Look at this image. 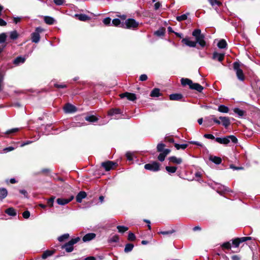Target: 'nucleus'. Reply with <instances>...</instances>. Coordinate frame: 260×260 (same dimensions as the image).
Segmentation results:
<instances>
[{
    "instance_id": "obj_1",
    "label": "nucleus",
    "mask_w": 260,
    "mask_h": 260,
    "mask_svg": "<svg viewBox=\"0 0 260 260\" xmlns=\"http://www.w3.org/2000/svg\"><path fill=\"white\" fill-rule=\"evenodd\" d=\"M181 83L183 86L188 85L191 89H193L201 92L203 90V87L199 83H193L192 80L188 78H182Z\"/></svg>"
},
{
    "instance_id": "obj_2",
    "label": "nucleus",
    "mask_w": 260,
    "mask_h": 260,
    "mask_svg": "<svg viewBox=\"0 0 260 260\" xmlns=\"http://www.w3.org/2000/svg\"><path fill=\"white\" fill-rule=\"evenodd\" d=\"M192 36L195 37L197 43L202 47H204L206 45V42L204 40V35L201 34V30L200 29H194L192 34Z\"/></svg>"
},
{
    "instance_id": "obj_3",
    "label": "nucleus",
    "mask_w": 260,
    "mask_h": 260,
    "mask_svg": "<svg viewBox=\"0 0 260 260\" xmlns=\"http://www.w3.org/2000/svg\"><path fill=\"white\" fill-rule=\"evenodd\" d=\"M139 22L136 21L134 19L129 18L124 22H122L121 27L126 29H135L138 27Z\"/></svg>"
},
{
    "instance_id": "obj_4",
    "label": "nucleus",
    "mask_w": 260,
    "mask_h": 260,
    "mask_svg": "<svg viewBox=\"0 0 260 260\" xmlns=\"http://www.w3.org/2000/svg\"><path fill=\"white\" fill-rule=\"evenodd\" d=\"M215 141L217 142L222 144H228L230 142V141H232L234 144H236L238 142V139L233 135L228 136L222 138L217 137L216 138Z\"/></svg>"
},
{
    "instance_id": "obj_5",
    "label": "nucleus",
    "mask_w": 260,
    "mask_h": 260,
    "mask_svg": "<svg viewBox=\"0 0 260 260\" xmlns=\"http://www.w3.org/2000/svg\"><path fill=\"white\" fill-rule=\"evenodd\" d=\"M80 240V238L79 237L72 239L68 242L62 245L61 248L65 249L67 252H71L74 249L73 245L78 243Z\"/></svg>"
},
{
    "instance_id": "obj_6",
    "label": "nucleus",
    "mask_w": 260,
    "mask_h": 260,
    "mask_svg": "<svg viewBox=\"0 0 260 260\" xmlns=\"http://www.w3.org/2000/svg\"><path fill=\"white\" fill-rule=\"evenodd\" d=\"M44 29L39 26L36 28L34 32L31 34V40L32 42L38 43L40 40V34L44 31Z\"/></svg>"
},
{
    "instance_id": "obj_7",
    "label": "nucleus",
    "mask_w": 260,
    "mask_h": 260,
    "mask_svg": "<svg viewBox=\"0 0 260 260\" xmlns=\"http://www.w3.org/2000/svg\"><path fill=\"white\" fill-rule=\"evenodd\" d=\"M233 68L236 73V76L238 79L241 81L245 80V76L243 74V71L240 68V64L237 62H235L233 64Z\"/></svg>"
},
{
    "instance_id": "obj_8",
    "label": "nucleus",
    "mask_w": 260,
    "mask_h": 260,
    "mask_svg": "<svg viewBox=\"0 0 260 260\" xmlns=\"http://www.w3.org/2000/svg\"><path fill=\"white\" fill-rule=\"evenodd\" d=\"M144 168L146 170L152 171H157L159 170V164L157 162H153L152 164H147L145 165Z\"/></svg>"
},
{
    "instance_id": "obj_9",
    "label": "nucleus",
    "mask_w": 260,
    "mask_h": 260,
    "mask_svg": "<svg viewBox=\"0 0 260 260\" xmlns=\"http://www.w3.org/2000/svg\"><path fill=\"white\" fill-rule=\"evenodd\" d=\"M63 110L66 113H72L77 111V108L75 106L68 103L64 105Z\"/></svg>"
},
{
    "instance_id": "obj_10",
    "label": "nucleus",
    "mask_w": 260,
    "mask_h": 260,
    "mask_svg": "<svg viewBox=\"0 0 260 260\" xmlns=\"http://www.w3.org/2000/svg\"><path fill=\"white\" fill-rule=\"evenodd\" d=\"M120 96L121 99L126 98L127 99L131 101H134L136 99V95L135 93L127 92L120 94Z\"/></svg>"
},
{
    "instance_id": "obj_11",
    "label": "nucleus",
    "mask_w": 260,
    "mask_h": 260,
    "mask_svg": "<svg viewBox=\"0 0 260 260\" xmlns=\"http://www.w3.org/2000/svg\"><path fill=\"white\" fill-rule=\"evenodd\" d=\"M74 199V196H72L69 199H63V198H58L56 200V202L58 205H65L68 204L69 202L72 201Z\"/></svg>"
},
{
    "instance_id": "obj_12",
    "label": "nucleus",
    "mask_w": 260,
    "mask_h": 260,
    "mask_svg": "<svg viewBox=\"0 0 260 260\" xmlns=\"http://www.w3.org/2000/svg\"><path fill=\"white\" fill-rule=\"evenodd\" d=\"M116 163L111 161H107L102 163V166L104 168L106 171H110L113 168V166L116 165Z\"/></svg>"
},
{
    "instance_id": "obj_13",
    "label": "nucleus",
    "mask_w": 260,
    "mask_h": 260,
    "mask_svg": "<svg viewBox=\"0 0 260 260\" xmlns=\"http://www.w3.org/2000/svg\"><path fill=\"white\" fill-rule=\"evenodd\" d=\"M182 43L190 47H195L197 45V42L189 40L188 38H183Z\"/></svg>"
},
{
    "instance_id": "obj_14",
    "label": "nucleus",
    "mask_w": 260,
    "mask_h": 260,
    "mask_svg": "<svg viewBox=\"0 0 260 260\" xmlns=\"http://www.w3.org/2000/svg\"><path fill=\"white\" fill-rule=\"evenodd\" d=\"M96 235L94 233H88L83 236L82 240L83 242H88L95 238Z\"/></svg>"
},
{
    "instance_id": "obj_15",
    "label": "nucleus",
    "mask_w": 260,
    "mask_h": 260,
    "mask_svg": "<svg viewBox=\"0 0 260 260\" xmlns=\"http://www.w3.org/2000/svg\"><path fill=\"white\" fill-rule=\"evenodd\" d=\"M183 98V95L181 93H173L169 96V99L171 101H181Z\"/></svg>"
},
{
    "instance_id": "obj_16",
    "label": "nucleus",
    "mask_w": 260,
    "mask_h": 260,
    "mask_svg": "<svg viewBox=\"0 0 260 260\" xmlns=\"http://www.w3.org/2000/svg\"><path fill=\"white\" fill-rule=\"evenodd\" d=\"M219 119L221 120L222 124L225 127H228L231 124L230 119L228 117L220 116Z\"/></svg>"
},
{
    "instance_id": "obj_17",
    "label": "nucleus",
    "mask_w": 260,
    "mask_h": 260,
    "mask_svg": "<svg viewBox=\"0 0 260 260\" xmlns=\"http://www.w3.org/2000/svg\"><path fill=\"white\" fill-rule=\"evenodd\" d=\"M87 196L85 191H82L79 192L76 196V199L78 203H81L83 199L85 198Z\"/></svg>"
},
{
    "instance_id": "obj_18",
    "label": "nucleus",
    "mask_w": 260,
    "mask_h": 260,
    "mask_svg": "<svg viewBox=\"0 0 260 260\" xmlns=\"http://www.w3.org/2000/svg\"><path fill=\"white\" fill-rule=\"evenodd\" d=\"M224 54L218 53L217 52H214L213 54L212 58L215 60H217L219 61H222L224 58Z\"/></svg>"
},
{
    "instance_id": "obj_19",
    "label": "nucleus",
    "mask_w": 260,
    "mask_h": 260,
    "mask_svg": "<svg viewBox=\"0 0 260 260\" xmlns=\"http://www.w3.org/2000/svg\"><path fill=\"white\" fill-rule=\"evenodd\" d=\"M209 160L216 165H219L221 162V158L219 157L210 155L209 158Z\"/></svg>"
},
{
    "instance_id": "obj_20",
    "label": "nucleus",
    "mask_w": 260,
    "mask_h": 260,
    "mask_svg": "<svg viewBox=\"0 0 260 260\" xmlns=\"http://www.w3.org/2000/svg\"><path fill=\"white\" fill-rule=\"evenodd\" d=\"M121 113V110L118 108L111 109L108 112V115L114 116Z\"/></svg>"
},
{
    "instance_id": "obj_21",
    "label": "nucleus",
    "mask_w": 260,
    "mask_h": 260,
    "mask_svg": "<svg viewBox=\"0 0 260 260\" xmlns=\"http://www.w3.org/2000/svg\"><path fill=\"white\" fill-rule=\"evenodd\" d=\"M219 186L217 188V192L219 193H220L221 192H229L230 191V189L228 187L221 185V184H218Z\"/></svg>"
},
{
    "instance_id": "obj_22",
    "label": "nucleus",
    "mask_w": 260,
    "mask_h": 260,
    "mask_svg": "<svg viewBox=\"0 0 260 260\" xmlns=\"http://www.w3.org/2000/svg\"><path fill=\"white\" fill-rule=\"evenodd\" d=\"M169 160L170 161L176 164H180L182 160L181 158H177L176 156H171L169 158Z\"/></svg>"
},
{
    "instance_id": "obj_23",
    "label": "nucleus",
    "mask_w": 260,
    "mask_h": 260,
    "mask_svg": "<svg viewBox=\"0 0 260 260\" xmlns=\"http://www.w3.org/2000/svg\"><path fill=\"white\" fill-rule=\"evenodd\" d=\"M76 17H77L79 20L83 21H85L90 19V17L89 16L84 14H76Z\"/></svg>"
},
{
    "instance_id": "obj_24",
    "label": "nucleus",
    "mask_w": 260,
    "mask_h": 260,
    "mask_svg": "<svg viewBox=\"0 0 260 260\" xmlns=\"http://www.w3.org/2000/svg\"><path fill=\"white\" fill-rule=\"evenodd\" d=\"M25 60V58L22 56H18L14 60V63L16 65H19L20 63H23Z\"/></svg>"
},
{
    "instance_id": "obj_25",
    "label": "nucleus",
    "mask_w": 260,
    "mask_h": 260,
    "mask_svg": "<svg viewBox=\"0 0 260 260\" xmlns=\"http://www.w3.org/2000/svg\"><path fill=\"white\" fill-rule=\"evenodd\" d=\"M218 111L220 112L227 113L229 111V109L228 107L223 105H221L218 106Z\"/></svg>"
},
{
    "instance_id": "obj_26",
    "label": "nucleus",
    "mask_w": 260,
    "mask_h": 260,
    "mask_svg": "<svg viewBox=\"0 0 260 260\" xmlns=\"http://www.w3.org/2000/svg\"><path fill=\"white\" fill-rule=\"evenodd\" d=\"M122 24V22L119 19L115 18L112 21L111 25L121 27Z\"/></svg>"
},
{
    "instance_id": "obj_27",
    "label": "nucleus",
    "mask_w": 260,
    "mask_h": 260,
    "mask_svg": "<svg viewBox=\"0 0 260 260\" xmlns=\"http://www.w3.org/2000/svg\"><path fill=\"white\" fill-rule=\"evenodd\" d=\"M160 95V90L156 88L153 89L150 93V96L152 97H158Z\"/></svg>"
},
{
    "instance_id": "obj_28",
    "label": "nucleus",
    "mask_w": 260,
    "mask_h": 260,
    "mask_svg": "<svg viewBox=\"0 0 260 260\" xmlns=\"http://www.w3.org/2000/svg\"><path fill=\"white\" fill-rule=\"evenodd\" d=\"M44 21L46 24L51 25L54 23L55 20L51 17L45 16L44 17Z\"/></svg>"
},
{
    "instance_id": "obj_29",
    "label": "nucleus",
    "mask_w": 260,
    "mask_h": 260,
    "mask_svg": "<svg viewBox=\"0 0 260 260\" xmlns=\"http://www.w3.org/2000/svg\"><path fill=\"white\" fill-rule=\"evenodd\" d=\"M226 46L227 43L226 41L223 39L220 40L217 44L218 47L220 49H224L226 48Z\"/></svg>"
},
{
    "instance_id": "obj_30",
    "label": "nucleus",
    "mask_w": 260,
    "mask_h": 260,
    "mask_svg": "<svg viewBox=\"0 0 260 260\" xmlns=\"http://www.w3.org/2000/svg\"><path fill=\"white\" fill-rule=\"evenodd\" d=\"M85 119L90 122H95L98 120V119L93 115L87 116L85 117Z\"/></svg>"
},
{
    "instance_id": "obj_31",
    "label": "nucleus",
    "mask_w": 260,
    "mask_h": 260,
    "mask_svg": "<svg viewBox=\"0 0 260 260\" xmlns=\"http://www.w3.org/2000/svg\"><path fill=\"white\" fill-rule=\"evenodd\" d=\"M134 247V245L133 244H131V243L126 244L125 245L124 251L125 253H128L129 252H131L133 250Z\"/></svg>"
},
{
    "instance_id": "obj_32",
    "label": "nucleus",
    "mask_w": 260,
    "mask_h": 260,
    "mask_svg": "<svg viewBox=\"0 0 260 260\" xmlns=\"http://www.w3.org/2000/svg\"><path fill=\"white\" fill-rule=\"evenodd\" d=\"M5 212L10 216H15L16 215V212L13 208H9L7 209Z\"/></svg>"
},
{
    "instance_id": "obj_33",
    "label": "nucleus",
    "mask_w": 260,
    "mask_h": 260,
    "mask_svg": "<svg viewBox=\"0 0 260 260\" xmlns=\"http://www.w3.org/2000/svg\"><path fill=\"white\" fill-rule=\"evenodd\" d=\"M54 251L52 250H46L42 254V257L43 259H45L48 256L52 255L54 253Z\"/></svg>"
},
{
    "instance_id": "obj_34",
    "label": "nucleus",
    "mask_w": 260,
    "mask_h": 260,
    "mask_svg": "<svg viewBox=\"0 0 260 260\" xmlns=\"http://www.w3.org/2000/svg\"><path fill=\"white\" fill-rule=\"evenodd\" d=\"M119 237L118 235H114L111 237H110L108 239L109 243H116L119 241Z\"/></svg>"
},
{
    "instance_id": "obj_35",
    "label": "nucleus",
    "mask_w": 260,
    "mask_h": 260,
    "mask_svg": "<svg viewBox=\"0 0 260 260\" xmlns=\"http://www.w3.org/2000/svg\"><path fill=\"white\" fill-rule=\"evenodd\" d=\"M70 237V235L69 234H64L59 237H58V240L61 242H63L65 240H66L67 239H68Z\"/></svg>"
},
{
    "instance_id": "obj_36",
    "label": "nucleus",
    "mask_w": 260,
    "mask_h": 260,
    "mask_svg": "<svg viewBox=\"0 0 260 260\" xmlns=\"http://www.w3.org/2000/svg\"><path fill=\"white\" fill-rule=\"evenodd\" d=\"M234 112L238 114L239 116L242 117L244 115L245 112L239 108H235L234 109Z\"/></svg>"
},
{
    "instance_id": "obj_37",
    "label": "nucleus",
    "mask_w": 260,
    "mask_h": 260,
    "mask_svg": "<svg viewBox=\"0 0 260 260\" xmlns=\"http://www.w3.org/2000/svg\"><path fill=\"white\" fill-rule=\"evenodd\" d=\"M166 169L168 172L170 173H174L176 171L177 168L176 167L167 166L166 167Z\"/></svg>"
},
{
    "instance_id": "obj_38",
    "label": "nucleus",
    "mask_w": 260,
    "mask_h": 260,
    "mask_svg": "<svg viewBox=\"0 0 260 260\" xmlns=\"http://www.w3.org/2000/svg\"><path fill=\"white\" fill-rule=\"evenodd\" d=\"M117 229L118 232L121 233H123L128 230V228L125 226L118 225Z\"/></svg>"
},
{
    "instance_id": "obj_39",
    "label": "nucleus",
    "mask_w": 260,
    "mask_h": 260,
    "mask_svg": "<svg viewBox=\"0 0 260 260\" xmlns=\"http://www.w3.org/2000/svg\"><path fill=\"white\" fill-rule=\"evenodd\" d=\"M187 144H175V147L177 149H185L187 147Z\"/></svg>"
},
{
    "instance_id": "obj_40",
    "label": "nucleus",
    "mask_w": 260,
    "mask_h": 260,
    "mask_svg": "<svg viewBox=\"0 0 260 260\" xmlns=\"http://www.w3.org/2000/svg\"><path fill=\"white\" fill-rule=\"evenodd\" d=\"M7 194V190L5 188H1V199L5 198Z\"/></svg>"
},
{
    "instance_id": "obj_41",
    "label": "nucleus",
    "mask_w": 260,
    "mask_h": 260,
    "mask_svg": "<svg viewBox=\"0 0 260 260\" xmlns=\"http://www.w3.org/2000/svg\"><path fill=\"white\" fill-rule=\"evenodd\" d=\"M210 4L212 6H214L215 5H217L218 6H220L222 4L220 2L217 1V0H208Z\"/></svg>"
},
{
    "instance_id": "obj_42",
    "label": "nucleus",
    "mask_w": 260,
    "mask_h": 260,
    "mask_svg": "<svg viewBox=\"0 0 260 260\" xmlns=\"http://www.w3.org/2000/svg\"><path fill=\"white\" fill-rule=\"evenodd\" d=\"M19 128H12L11 129H9L8 131H7L5 133V134H6V135H10V134H12L13 133H15L16 132H17L18 131H19Z\"/></svg>"
},
{
    "instance_id": "obj_43",
    "label": "nucleus",
    "mask_w": 260,
    "mask_h": 260,
    "mask_svg": "<svg viewBox=\"0 0 260 260\" xmlns=\"http://www.w3.org/2000/svg\"><path fill=\"white\" fill-rule=\"evenodd\" d=\"M187 18V14H183L181 16H178L176 17V19L178 21H182L186 20Z\"/></svg>"
},
{
    "instance_id": "obj_44",
    "label": "nucleus",
    "mask_w": 260,
    "mask_h": 260,
    "mask_svg": "<svg viewBox=\"0 0 260 260\" xmlns=\"http://www.w3.org/2000/svg\"><path fill=\"white\" fill-rule=\"evenodd\" d=\"M18 34L16 31H13L10 32V38L12 40H16L18 38Z\"/></svg>"
},
{
    "instance_id": "obj_45",
    "label": "nucleus",
    "mask_w": 260,
    "mask_h": 260,
    "mask_svg": "<svg viewBox=\"0 0 260 260\" xmlns=\"http://www.w3.org/2000/svg\"><path fill=\"white\" fill-rule=\"evenodd\" d=\"M165 147V145L163 143H159L157 146V150L158 152H162L165 149L164 148Z\"/></svg>"
},
{
    "instance_id": "obj_46",
    "label": "nucleus",
    "mask_w": 260,
    "mask_h": 260,
    "mask_svg": "<svg viewBox=\"0 0 260 260\" xmlns=\"http://www.w3.org/2000/svg\"><path fill=\"white\" fill-rule=\"evenodd\" d=\"M7 38V35L5 33L1 34V47L3 46V44H4ZM2 50V48H1V51Z\"/></svg>"
},
{
    "instance_id": "obj_47",
    "label": "nucleus",
    "mask_w": 260,
    "mask_h": 260,
    "mask_svg": "<svg viewBox=\"0 0 260 260\" xmlns=\"http://www.w3.org/2000/svg\"><path fill=\"white\" fill-rule=\"evenodd\" d=\"M126 157L127 159V160L131 161L133 159V156L134 155V153L131 152H126Z\"/></svg>"
},
{
    "instance_id": "obj_48",
    "label": "nucleus",
    "mask_w": 260,
    "mask_h": 260,
    "mask_svg": "<svg viewBox=\"0 0 260 260\" xmlns=\"http://www.w3.org/2000/svg\"><path fill=\"white\" fill-rule=\"evenodd\" d=\"M221 246L223 248L230 249L231 248V244L230 242H226L223 243Z\"/></svg>"
},
{
    "instance_id": "obj_49",
    "label": "nucleus",
    "mask_w": 260,
    "mask_h": 260,
    "mask_svg": "<svg viewBox=\"0 0 260 260\" xmlns=\"http://www.w3.org/2000/svg\"><path fill=\"white\" fill-rule=\"evenodd\" d=\"M238 240L240 241V243H242L245 242L247 240H249L251 239V237H244L241 238H238Z\"/></svg>"
},
{
    "instance_id": "obj_50",
    "label": "nucleus",
    "mask_w": 260,
    "mask_h": 260,
    "mask_svg": "<svg viewBox=\"0 0 260 260\" xmlns=\"http://www.w3.org/2000/svg\"><path fill=\"white\" fill-rule=\"evenodd\" d=\"M155 34L157 36L161 37L164 35L165 31L162 29H160L156 31L155 32Z\"/></svg>"
},
{
    "instance_id": "obj_51",
    "label": "nucleus",
    "mask_w": 260,
    "mask_h": 260,
    "mask_svg": "<svg viewBox=\"0 0 260 260\" xmlns=\"http://www.w3.org/2000/svg\"><path fill=\"white\" fill-rule=\"evenodd\" d=\"M55 199L54 197H52L50 199H49L47 201V204L50 207H52L53 206V202Z\"/></svg>"
},
{
    "instance_id": "obj_52",
    "label": "nucleus",
    "mask_w": 260,
    "mask_h": 260,
    "mask_svg": "<svg viewBox=\"0 0 260 260\" xmlns=\"http://www.w3.org/2000/svg\"><path fill=\"white\" fill-rule=\"evenodd\" d=\"M174 232V230H170V231H161L159 232L158 233L164 235H171L173 234Z\"/></svg>"
},
{
    "instance_id": "obj_53",
    "label": "nucleus",
    "mask_w": 260,
    "mask_h": 260,
    "mask_svg": "<svg viewBox=\"0 0 260 260\" xmlns=\"http://www.w3.org/2000/svg\"><path fill=\"white\" fill-rule=\"evenodd\" d=\"M136 239V236L133 233H129L128 235V240L133 241Z\"/></svg>"
},
{
    "instance_id": "obj_54",
    "label": "nucleus",
    "mask_w": 260,
    "mask_h": 260,
    "mask_svg": "<svg viewBox=\"0 0 260 260\" xmlns=\"http://www.w3.org/2000/svg\"><path fill=\"white\" fill-rule=\"evenodd\" d=\"M54 3L57 6H61L65 2V0H53Z\"/></svg>"
},
{
    "instance_id": "obj_55",
    "label": "nucleus",
    "mask_w": 260,
    "mask_h": 260,
    "mask_svg": "<svg viewBox=\"0 0 260 260\" xmlns=\"http://www.w3.org/2000/svg\"><path fill=\"white\" fill-rule=\"evenodd\" d=\"M232 243L235 247H238L240 243L238 239L236 238L233 240Z\"/></svg>"
},
{
    "instance_id": "obj_56",
    "label": "nucleus",
    "mask_w": 260,
    "mask_h": 260,
    "mask_svg": "<svg viewBox=\"0 0 260 260\" xmlns=\"http://www.w3.org/2000/svg\"><path fill=\"white\" fill-rule=\"evenodd\" d=\"M111 19L110 18L106 17L105 19H104L103 23L106 25H110L111 24Z\"/></svg>"
},
{
    "instance_id": "obj_57",
    "label": "nucleus",
    "mask_w": 260,
    "mask_h": 260,
    "mask_svg": "<svg viewBox=\"0 0 260 260\" xmlns=\"http://www.w3.org/2000/svg\"><path fill=\"white\" fill-rule=\"evenodd\" d=\"M14 149H15V148L14 147L9 146L8 147L4 148L3 151L5 153H7L8 152H9V151H12V150H14Z\"/></svg>"
},
{
    "instance_id": "obj_58",
    "label": "nucleus",
    "mask_w": 260,
    "mask_h": 260,
    "mask_svg": "<svg viewBox=\"0 0 260 260\" xmlns=\"http://www.w3.org/2000/svg\"><path fill=\"white\" fill-rule=\"evenodd\" d=\"M165 157L166 156L162 152H161L158 156V159L159 161H163L165 160Z\"/></svg>"
},
{
    "instance_id": "obj_59",
    "label": "nucleus",
    "mask_w": 260,
    "mask_h": 260,
    "mask_svg": "<svg viewBox=\"0 0 260 260\" xmlns=\"http://www.w3.org/2000/svg\"><path fill=\"white\" fill-rule=\"evenodd\" d=\"M204 137L205 138L209 139H211V140H213V139H216L215 138V137L213 135H212V134H205Z\"/></svg>"
},
{
    "instance_id": "obj_60",
    "label": "nucleus",
    "mask_w": 260,
    "mask_h": 260,
    "mask_svg": "<svg viewBox=\"0 0 260 260\" xmlns=\"http://www.w3.org/2000/svg\"><path fill=\"white\" fill-rule=\"evenodd\" d=\"M147 78V76L146 74H142L140 76L139 80L141 81H146Z\"/></svg>"
},
{
    "instance_id": "obj_61",
    "label": "nucleus",
    "mask_w": 260,
    "mask_h": 260,
    "mask_svg": "<svg viewBox=\"0 0 260 260\" xmlns=\"http://www.w3.org/2000/svg\"><path fill=\"white\" fill-rule=\"evenodd\" d=\"M22 215L24 218L27 219L30 216V213L28 211H25L23 213Z\"/></svg>"
},
{
    "instance_id": "obj_62",
    "label": "nucleus",
    "mask_w": 260,
    "mask_h": 260,
    "mask_svg": "<svg viewBox=\"0 0 260 260\" xmlns=\"http://www.w3.org/2000/svg\"><path fill=\"white\" fill-rule=\"evenodd\" d=\"M54 86L58 88H63L67 87V85L66 84H55Z\"/></svg>"
},
{
    "instance_id": "obj_63",
    "label": "nucleus",
    "mask_w": 260,
    "mask_h": 260,
    "mask_svg": "<svg viewBox=\"0 0 260 260\" xmlns=\"http://www.w3.org/2000/svg\"><path fill=\"white\" fill-rule=\"evenodd\" d=\"M211 117H212V120H213V121H214L215 123L217 124H220L221 123V122L218 120L216 118L214 117V115H211Z\"/></svg>"
},
{
    "instance_id": "obj_64",
    "label": "nucleus",
    "mask_w": 260,
    "mask_h": 260,
    "mask_svg": "<svg viewBox=\"0 0 260 260\" xmlns=\"http://www.w3.org/2000/svg\"><path fill=\"white\" fill-rule=\"evenodd\" d=\"M171 150L169 149H165L162 153L166 156L170 152Z\"/></svg>"
}]
</instances>
